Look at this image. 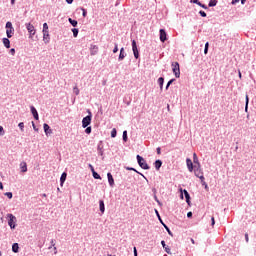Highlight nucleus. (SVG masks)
<instances>
[{
    "label": "nucleus",
    "instance_id": "nucleus-1",
    "mask_svg": "<svg viewBox=\"0 0 256 256\" xmlns=\"http://www.w3.org/2000/svg\"><path fill=\"white\" fill-rule=\"evenodd\" d=\"M136 159H137V163H138L139 167H141V169H144L145 171H149V169H151L149 164H147V160H145V158H143V156L138 154L136 156Z\"/></svg>",
    "mask_w": 256,
    "mask_h": 256
},
{
    "label": "nucleus",
    "instance_id": "nucleus-2",
    "mask_svg": "<svg viewBox=\"0 0 256 256\" xmlns=\"http://www.w3.org/2000/svg\"><path fill=\"white\" fill-rule=\"evenodd\" d=\"M88 115L82 119V127L85 129L86 127H89L91 125V121L93 119V114L91 113V110H87Z\"/></svg>",
    "mask_w": 256,
    "mask_h": 256
},
{
    "label": "nucleus",
    "instance_id": "nucleus-3",
    "mask_svg": "<svg viewBox=\"0 0 256 256\" xmlns=\"http://www.w3.org/2000/svg\"><path fill=\"white\" fill-rule=\"evenodd\" d=\"M155 213H156V217L158 218L161 225H163V227L167 231L168 235H170V237H173V232L171 231L169 226H167V224H165V222H163V219L161 218V214H159V210L155 209Z\"/></svg>",
    "mask_w": 256,
    "mask_h": 256
},
{
    "label": "nucleus",
    "instance_id": "nucleus-4",
    "mask_svg": "<svg viewBox=\"0 0 256 256\" xmlns=\"http://www.w3.org/2000/svg\"><path fill=\"white\" fill-rule=\"evenodd\" d=\"M6 35L8 39H11L15 33V28H13V23L11 22H6Z\"/></svg>",
    "mask_w": 256,
    "mask_h": 256
},
{
    "label": "nucleus",
    "instance_id": "nucleus-5",
    "mask_svg": "<svg viewBox=\"0 0 256 256\" xmlns=\"http://www.w3.org/2000/svg\"><path fill=\"white\" fill-rule=\"evenodd\" d=\"M7 217L10 229H15L17 227V217H15L13 214H7Z\"/></svg>",
    "mask_w": 256,
    "mask_h": 256
},
{
    "label": "nucleus",
    "instance_id": "nucleus-6",
    "mask_svg": "<svg viewBox=\"0 0 256 256\" xmlns=\"http://www.w3.org/2000/svg\"><path fill=\"white\" fill-rule=\"evenodd\" d=\"M172 71L176 79H179L181 77V68L179 66V62H172Z\"/></svg>",
    "mask_w": 256,
    "mask_h": 256
},
{
    "label": "nucleus",
    "instance_id": "nucleus-7",
    "mask_svg": "<svg viewBox=\"0 0 256 256\" xmlns=\"http://www.w3.org/2000/svg\"><path fill=\"white\" fill-rule=\"evenodd\" d=\"M180 192L182 193L180 195V199H183V195H184L187 205H191V195L189 194V191H187L186 189L183 190V188H180Z\"/></svg>",
    "mask_w": 256,
    "mask_h": 256
},
{
    "label": "nucleus",
    "instance_id": "nucleus-8",
    "mask_svg": "<svg viewBox=\"0 0 256 256\" xmlns=\"http://www.w3.org/2000/svg\"><path fill=\"white\" fill-rule=\"evenodd\" d=\"M132 51L134 55V59H139L140 54H139V48L137 47V41L132 40Z\"/></svg>",
    "mask_w": 256,
    "mask_h": 256
},
{
    "label": "nucleus",
    "instance_id": "nucleus-9",
    "mask_svg": "<svg viewBox=\"0 0 256 256\" xmlns=\"http://www.w3.org/2000/svg\"><path fill=\"white\" fill-rule=\"evenodd\" d=\"M25 26H26V29H27L30 37H33L35 35V33H37V30H35V26H33V24L26 23Z\"/></svg>",
    "mask_w": 256,
    "mask_h": 256
},
{
    "label": "nucleus",
    "instance_id": "nucleus-10",
    "mask_svg": "<svg viewBox=\"0 0 256 256\" xmlns=\"http://www.w3.org/2000/svg\"><path fill=\"white\" fill-rule=\"evenodd\" d=\"M43 129H44L45 135L49 136V135L53 134V130L51 129V126H49V124L44 123L43 124Z\"/></svg>",
    "mask_w": 256,
    "mask_h": 256
},
{
    "label": "nucleus",
    "instance_id": "nucleus-11",
    "mask_svg": "<svg viewBox=\"0 0 256 256\" xmlns=\"http://www.w3.org/2000/svg\"><path fill=\"white\" fill-rule=\"evenodd\" d=\"M159 33H160V41L162 43H165V41H167V32L165 31V29H160Z\"/></svg>",
    "mask_w": 256,
    "mask_h": 256
},
{
    "label": "nucleus",
    "instance_id": "nucleus-12",
    "mask_svg": "<svg viewBox=\"0 0 256 256\" xmlns=\"http://www.w3.org/2000/svg\"><path fill=\"white\" fill-rule=\"evenodd\" d=\"M30 111H31L35 121H39V112H37V108H35V106H30Z\"/></svg>",
    "mask_w": 256,
    "mask_h": 256
},
{
    "label": "nucleus",
    "instance_id": "nucleus-13",
    "mask_svg": "<svg viewBox=\"0 0 256 256\" xmlns=\"http://www.w3.org/2000/svg\"><path fill=\"white\" fill-rule=\"evenodd\" d=\"M107 178L110 187H115V179L113 178V174H111V172L107 173Z\"/></svg>",
    "mask_w": 256,
    "mask_h": 256
},
{
    "label": "nucleus",
    "instance_id": "nucleus-14",
    "mask_svg": "<svg viewBox=\"0 0 256 256\" xmlns=\"http://www.w3.org/2000/svg\"><path fill=\"white\" fill-rule=\"evenodd\" d=\"M186 165H187L188 171H190V173H193V169L195 166L193 165V161H191L190 158L186 159Z\"/></svg>",
    "mask_w": 256,
    "mask_h": 256
},
{
    "label": "nucleus",
    "instance_id": "nucleus-15",
    "mask_svg": "<svg viewBox=\"0 0 256 256\" xmlns=\"http://www.w3.org/2000/svg\"><path fill=\"white\" fill-rule=\"evenodd\" d=\"M97 151H98V155H100V157H103L105 151L103 150V142L100 141L97 145Z\"/></svg>",
    "mask_w": 256,
    "mask_h": 256
},
{
    "label": "nucleus",
    "instance_id": "nucleus-16",
    "mask_svg": "<svg viewBox=\"0 0 256 256\" xmlns=\"http://www.w3.org/2000/svg\"><path fill=\"white\" fill-rule=\"evenodd\" d=\"M125 57H127V53H125V48H121L118 56V61H123Z\"/></svg>",
    "mask_w": 256,
    "mask_h": 256
},
{
    "label": "nucleus",
    "instance_id": "nucleus-17",
    "mask_svg": "<svg viewBox=\"0 0 256 256\" xmlns=\"http://www.w3.org/2000/svg\"><path fill=\"white\" fill-rule=\"evenodd\" d=\"M65 181H67V172H63L60 177V187L65 185Z\"/></svg>",
    "mask_w": 256,
    "mask_h": 256
},
{
    "label": "nucleus",
    "instance_id": "nucleus-18",
    "mask_svg": "<svg viewBox=\"0 0 256 256\" xmlns=\"http://www.w3.org/2000/svg\"><path fill=\"white\" fill-rule=\"evenodd\" d=\"M190 3H194L195 5L202 7V9H209V7H207V5L201 3V1H199V0H190Z\"/></svg>",
    "mask_w": 256,
    "mask_h": 256
},
{
    "label": "nucleus",
    "instance_id": "nucleus-19",
    "mask_svg": "<svg viewBox=\"0 0 256 256\" xmlns=\"http://www.w3.org/2000/svg\"><path fill=\"white\" fill-rule=\"evenodd\" d=\"M2 43L6 49H11V40L9 38H3Z\"/></svg>",
    "mask_w": 256,
    "mask_h": 256
},
{
    "label": "nucleus",
    "instance_id": "nucleus-20",
    "mask_svg": "<svg viewBox=\"0 0 256 256\" xmlns=\"http://www.w3.org/2000/svg\"><path fill=\"white\" fill-rule=\"evenodd\" d=\"M200 181H201L202 187H204L206 191H209V185H207V182H205V176L201 175Z\"/></svg>",
    "mask_w": 256,
    "mask_h": 256
},
{
    "label": "nucleus",
    "instance_id": "nucleus-21",
    "mask_svg": "<svg viewBox=\"0 0 256 256\" xmlns=\"http://www.w3.org/2000/svg\"><path fill=\"white\" fill-rule=\"evenodd\" d=\"M43 41L47 45L49 41H51V36L49 35V32H43Z\"/></svg>",
    "mask_w": 256,
    "mask_h": 256
},
{
    "label": "nucleus",
    "instance_id": "nucleus-22",
    "mask_svg": "<svg viewBox=\"0 0 256 256\" xmlns=\"http://www.w3.org/2000/svg\"><path fill=\"white\" fill-rule=\"evenodd\" d=\"M194 173H201V175H203V170H201V162L194 165Z\"/></svg>",
    "mask_w": 256,
    "mask_h": 256
},
{
    "label": "nucleus",
    "instance_id": "nucleus-23",
    "mask_svg": "<svg viewBox=\"0 0 256 256\" xmlns=\"http://www.w3.org/2000/svg\"><path fill=\"white\" fill-rule=\"evenodd\" d=\"M154 166L156 171H159L161 169V167H163V161H161L160 159L156 160L154 162Z\"/></svg>",
    "mask_w": 256,
    "mask_h": 256
},
{
    "label": "nucleus",
    "instance_id": "nucleus-24",
    "mask_svg": "<svg viewBox=\"0 0 256 256\" xmlns=\"http://www.w3.org/2000/svg\"><path fill=\"white\" fill-rule=\"evenodd\" d=\"M99 209L100 213L103 215V213H105V201L99 200Z\"/></svg>",
    "mask_w": 256,
    "mask_h": 256
},
{
    "label": "nucleus",
    "instance_id": "nucleus-25",
    "mask_svg": "<svg viewBox=\"0 0 256 256\" xmlns=\"http://www.w3.org/2000/svg\"><path fill=\"white\" fill-rule=\"evenodd\" d=\"M164 84H165V78L164 77H159L158 78V85H159L161 91H163V85Z\"/></svg>",
    "mask_w": 256,
    "mask_h": 256
},
{
    "label": "nucleus",
    "instance_id": "nucleus-26",
    "mask_svg": "<svg viewBox=\"0 0 256 256\" xmlns=\"http://www.w3.org/2000/svg\"><path fill=\"white\" fill-rule=\"evenodd\" d=\"M161 245L163 247V249H165V251L169 254L171 253V248H169V246H167V244L165 243V240L161 241Z\"/></svg>",
    "mask_w": 256,
    "mask_h": 256
},
{
    "label": "nucleus",
    "instance_id": "nucleus-27",
    "mask_svg": "<svg viewBox=\"0 0 256 256\" xmlns=\"http://www.w3.org/2000/svg\"><path fill=\"white\" fill-rule=\"evenodd\" d=\"M12 252L18 253L19 252V243H13L12 244Z\"/></svg>",
    "mask_w": 256,
    "mask_h": 256
},
{
    "label": "nucleus",
    "instance_id": "nucleus-28",
    "mask_svg": "<svg viewBox=\"0 0 256 256\" xmlns=\"http://www.w3.org/2000/svg\"><path fill=\"white\" fill-rule=\"evenodd\" d=\"M20 167H21L22 173H27V163L26 162H21Z\"/></svg>",
    "mask_w": 256,
    "mask_h": 256
},
{
    "label": "nucleus",
    "instance_id": "nucleus-29",
    "mask_svg": "<svg viewBox=\"0 0 256 256\" xmlns=\"http://www.w3.org/2000/svg\"><path fill=\"white\" fill-rule=\"evenodd\" d=\"M249 111V95L245 96V112Z\"/></svg>",
    "mask_w": 256,
    "mask_h": 256
},
{
    "label": "nucleus",
    "instance_id": "nucleus-30",
    "mask_svg": "<svg viewBox=\"0 0 256 256\" xmlns=\"http://www.w3.org/2000/svg\"><path fill=\"white\" fill-rule=\"evenodd\" d=\"M68 22L70 25H72V27H77V25H79V22H77V20H73L72 18H68Z\"/></svg>",
    "mask_w": 256,
    "mask_h": 256
},
{
    "label": "nucleus",
    "instance_id": "nucleus-31",
    "mask_svg": "<svg viewBox=\"0 0 256 256\" xmlns=\"http://www.w3.org/2000/svg\"><path fill=\"white\" fill-rule=\"evenodd\" d=\"M122 140L124 141V143H127V141L129 140V137L127 136V130L123 131Z\"/></svg>",
    "mask_w": 256,
    "mask_h": 256
},
{
    "label": "nucleus",
    "instance_id": "nucleus-32",
    "mask_svg": "<svg viewBox=\"0 0 256 256\" xmlns=\"http://www.w3.org/2000/svg\"><path fill=\"white\" fill-rule=\"evenodd\" d=\"M173 83H175V78L170 79L167 84H166V91L169 90V87H171V85H173Z\"/></svg>",
    "mask_w": 256,
    "mask_h": 256
},
{
    "label": "nucleus",
    "instance_id": "nucleus-33",
    "mask_svg": "<svg viewBox=\"0 0 256 256\" xmlns=\"http://www.w3.org/2000/svg\"><path fill=\"white\" fill-rule=\"evenodd\" d=\"M208 7H217V0H210L208 3Z\"/></svg>",
    "mask_w": 256,
    "mask_h": 256
},
{
    "label": "nucleus",
    "instance_id": "nucleus-34",
    "mask_svg": "<svg viewBox=\"0 0 256 256\" xmlns=\"http://www.w3.org/2000/svg\"><path fill=\"white\" fill-rule=\"evenodd\" d=\"M193 163L194 165H197L199 162V157H197V153L193 154Z\"/></svg>",
    "mask_w": 256,
    "mask_h": 256
},
{
    "label": "nucleus",
    "instance_id": "nucleus-35",
    "mask_svg": "<svg viewBox=\"0 0 256 256\" xmlns=\"http://www.w3.org/2000/svg\"><path fill=\"white\" fill-rule=\"evenodd\" d=\"M92 177H94L95 179L101 180V175H99V173H97V171H95V170L92 172Z\"/></svg>",
    "mask_w": 256,
    "mask_h": 256
},
{
    "label": "nucleus",
    "instance_id": "nucleus-36",
    "mask_svg": "<svg viewBox=\"0 0 256 256\" xmlns=\"http://www.w3.org/2000/svg\"><path fill=\"white\" fill-rule=\"evenodd\" d=\"M73 37H78L79 35V29L78 28H72Z\"/></svg>",
    "mask_w": 256,
    "mask_h": 256
},
{
    "label": "nucleus",
    "instance_id": "nucleus-37",
    "mask_svg": "<svg viewBox=\"0 0 256 256\" xmlns=\"http://www.w3.org/2000/svg\"><path fill=\"white\" fill-rule=\"evenodd\" d=\"M43 32H49V25L47 24V22H45V23L43 24L42 33H43Z\"/></svg>",
    "mask_w": 256,
    "mask_h": 256
},
{
    "label": "nucleus",
    "instance_id": "nucleus-38",
    "mask_svg": "<svg viewBox=\"0 0 256 256\" xmlns=\"http://www.w3.org/2000/svg\"><path fill=\"white\" fill-rule=\"evenodd\" d=\"M111 137H112V139H115V137H117V129H115V128L112 129Z\"/></svg>",
    "mask_w": 256,
    "mask_h": 256
},
{
    "label": "nucleus",
    "instance_id": "nucleus-39",
    "mask_svg": "<svg viewBox=\"0 0 256 256\" xmlns=\"http://www.w3.org/2000/svg\"><path fill=\"white\" fill-rule=\"evenodd\" d=\"M91 131H92L91 126H87V127L85 128V133H86V135H91Z\"/></svg>",
    "mask_w": 256,
    "mask_h": 256
},
{
    "label": "nucleus",
    "instance_id": "nucleus-40",
    "mask_svg": "<svg viewBox=\"0 0 256 256\" xmlns=\"http://www.w3.org/2000/svg\"><path fill=\"white\" fill-rule=\"evenodd\" d=\"M125 169H126V171H134L135 173H139V171H137V169H135L133 167L126 166Z\"/></svg>",
    "mask_w": 256,
    "mask_h": 256
},
{
    "label": "nucleus",
    "instance_id": "nucleus-41",
    "mask_svg": "<svg viewBox=\"0 0 256 256\" xmlns=\"http://www.w3.org/2000/svg\"><path fill=\"white\" fill-rule=\"evenodd\" d=\"M4 195L5 197H8V199H13V192H6Z\"/></svg>",
    "mask_w": 256,
    "mask_h": 256
},
{
    "label": "nucleus",
    "instance_id": "nucleus-42",
    "mask_svg": "<svg viewBox=\"0 0 256 256\" xmlns=\"http://www.w3.org/2000/svg\"><path fill=\"white\" fill-rule=\"evenodd\" d=\"M18 127H19V129H20L21 131H25V123L20 122V123L18 124Z\"/></svg>",
    "mask_w": 256,
    "mask_h": 256
},
{
    "label": "nucleus",
    "instance_id": "nucleus-43",
    "mask_svg": "<svg viewBox=\"0 0 256 256\" xmlns=\"http://www.w3.org/2000/svg\"><path fill=\"white\" fill-rule=\"evenodd\" d=\"M80 9H81V11H82V16H83V17H87V9H85V8H83V7H81Z\"/></svg>",
    "mask_w": 256,
    "mask_h": 256
},
{
    "label": "nucleus",
    "instance_id": "nucleus-44",
    "mask_svg": "<svg viewBox=\"0 0 256 256\" xmlns=\"http://www.w3.org/2000/svg\"><path fill=\"white\" fill-rule=\"evenodd\" d=\"M199 15H200V17H207V13L203 10L199 11Z\"/></svg>",
    "mask_w": 256,
    "mask_h": 256
},
{
    "label": "nucleus",
    "instance_id": "nucleus-45",
    "mask_svg": "<svg viewBox=\"0 0 256 256\" xmlns=\"http://www.w3.org/2000/svg\"><path fill=\"white\" fill-rule=\"evenodd\" d=\"M3 135H5V129L3 126H0V137H3Z\"/></svg>",
    "mask_w": 256,
    "mask_h": 256
},
{
    "label": "nucleus",
    "instance_id": "nucleus-46",
    "mask_svg": "<svg viewBox=\"0 0 256 256\" xmlns=\"http://www.w3.org/2000/svg\"><path fill=\"white\" fill-rule=\"evenodd\" d=\"M118 51H119V45L117 43H115L113 53H117Z\"/></svg>",
    "mask_w": 256,
    "mask_h": 256
},
{
    "label": "nucleus",
    "instance_id": "nucleus-47",
    "mask_svg": "<svg viewBox=\"0 0 256 256\" xmlns=\"http://www.w3.org/2000/svg\"><path fill=\"white\" fill-rule=\"evenodd\" d=\"M73 93L79 95V88H77V86L73 88Z\"/></svg>",
    "mask_w": 256,
    "mask_h": 256
},
{
    "label": "nucleus",
    "instance_id": "nucleus-48",
    "mask_svg": "<svg viewBox=\"0 0 256 256\" xmlns=\"http://www.w3.org/2000/svg\"><path fill=\"white\" fill-rule=\"evenodd\" d=\"M50 243H51V246H49L48 249H51L52 247H55V239H52L50 241Z\"/></svg>",
    "mask_w": 256,
    "mask_h": 256
},
{
    "label": "nucleus",
    "instance_id": "nucleus-49",
    "mask_svg": "<svg viewBox=\"0 0 256 256\" xmlns=\"http://www.w3.org/2000/svg\"><path fill=\"white\" fill-rule=\"evenodd\" d=\"M88 167H89L91 173H93V171H95V167H93L91 164H89Z\"/></svg>",
    "mask_w": 256,
    "mask_h": 256
},
{
    "label": "nucleus",
    "instance_id": "nucleus-50",
    "mask_svg": "<svg viewBox=\"0 0 256 256\" xmlns=\"http://www.w3.org/2000/svg\"><path fill=\"white\" fill-rule=\"evenodd\" d=\"M239 1H241V0H232L231 5H237V3H239Z\"/></svg>",
    "mask_w": 256,
    "mask_h": 256
},
{
    "label": "nucleus",
    "instance_id": "nucleus-51",
    "mask_svg": "<svg viewBox=\"0 0 256 256\" xmlns=\"http://www.w3.org/2000/svg\"><path fill=\"white\" fill-rule=\"evenodd\" d=\"M32 127H33L34 131H39V128H37V126H35V122H32Z\"/></svg>",
    "mask_w": 256,
    "mask_h": 256
},
{
    "label": "nucleus",
    "instance_id": "nucleus-52",
    "mask_svg": "<svg viewBox=\"0 0 256 256\" xmlns=\"http://www.w3.org/2000/svg\"><path fill=\"white\" fill-rule=\"evenodd\" d=\"M0 223H3V212L0 210Z\"/></svg>",
    "mask_w": 256,
    "mask_h": 256
},
{
    "label": "nucleus",
    "instance_id": "nucleus-53",
    "mask_svg": "<svg viewBox=\"0 0 256 256\" xmlns=\"http://www.w3.org/2000/svg\"><path fill=\"white\" fill-rule=\"evenodd\" d=\"M187 217H188V219H191V217H193V212H191V211L188 212V213H187Z\"/></svg>",
    "mask_w": 256,
    "mask_h": 256
},
{
    "label": "nucleus",
    "instance_id": "nucleus-54",
    "mask_svg": "<svg viewBox=\"0 0 256 256\" xmlns=\"http://www.w3.org/2000/svg\"><path fill=\"white\" fill-rule=\"evenodd\" d=\"M194 174H195V177H198V179H201V173H199V172H194Z\"/></svg>",
    "mask_w": 256,
    "mask_h": 256
},
{
    "label": "nucleus",
    "instance_id": "nucleus-55",
    "mask_svg": "<svg viewBox=\"0 0 256 256\" xmlns=\"http://www.w3.org/2000/svg\"><path fill=\"white\" fill-rule=\"evenodd\" d=\"M157 155H161V147L156 148Z\"/></svg>",
    "mask_w": 256,
    "mask_h": 256
},
{
    "label": "nucleus",
    "instance_id": "nucleus-56",
    "mask_svg": "<svg viewBox=\"0 0 256 256\" xmlns=\"http://www.w3.org/2000/svg\"><path fill=\"white\" fill-rule=\"evenodd\" d=\"M245 241H246V243H249V234H245Z\"/></svg>",
    "mask_w": 256,
    "mask_h": 256
},
{
    "label": "nucleus",
    "instance_id": "nucleus-57",
    "mask_svg": "<svg viewBox=\"0 0 256 256\" xmlns=\"http://www.w3.org/2000/svg\"><path fill=\"white\" fill-rule=\"evenodd\" d=\"M9 53L12 54V55H15V48H11Z\"/></svg>",
    "mask_w": 256,
    "mask_h": 256
},
{
    "label": "nucleus",
    "instance_id": "nucleus-58",
    "mask_svg": "<svg viewBox=\"0 0 256 256\" xmlns=\"http://www.w3.org/2000/svg\"><path fill=\"white\" fill-rule=\"evenodd\" d=\"M133 251H134V256H138V254H137V247H134Z\"/></svg>",
    "mask_w": 256,
    "mask_h": 256
},
{
    "label": "nucleus",
    "instance_id": "nucleus-59",
    "mask_svg": "<svg viewBox=\"0 0 256 256\" xmlns=\"http://www.w3.org/2000/svg\"><path fill=\"white\" fill-rule=\"evenodd\" d=\"M211 225H212V226L215 225V217H212V218H211Z\"/></svg>",
    "mask_w": 256,
    "mask_h": 256
},
{
    "label": "nucleus",
    "instance_id": "nucleus-60",
    "mask_svg": "<svg viewBox=\"0 0 256 256\" xmlns=\"http://www.w3.org/2000/svg\"><path fill=\"white\" fill-rule=\"evenodd\" d=\"M68 5H72L74 0H65Z\"/></svg>",
    "mask_w": 256,
    "mask_h": 256
},
{
    "label": "nucleus",
    "instance_id": "nucleus-61",
    "mask_svg": "<svg viewBox=\"0 0 256 256\" xmlns=\"http://www.w3.org/2000/svg\"><path fill=\"white\" fill-rule=\"evenodd\" d=\"M209 53V48H204V55H207Z\"/></svg>",
    "mask_w": 256,
    "mask_h": 256
},
{
    "label": "nucleus",
    "instance_id": "nucleus-62",
    "mask_svg": "<svg viewBox=\"0 0 256 256\" xmlns=\"http://www.w3.org/2000/svg\"><path fill=\"white\" fill-rule=\"evenodd\" d=\"M204 48L209 49V42H206V43H205Z\"/></svg>",
    "mask_w": 256,
    "mask_h": 256
},
{
    "label": "nucleus",
    "instance_id": "nucleus-63",
    "mask_svg": "<svg viewBox=\"0 0 256 256\" xmlns=\"http://www.w3.org/2000/svg\"><path fill=\"white\" fill-rule=\"evenodd\" d=\"M0 189L3 190L4 187H3V182H0Z\"/></svg>",
    "mask_w": 256,
    "mask_h": 256
},
{
    "label": "nucleus",
    "instance_id": "nucleus-64",
    "mask_svg": "<svg viewBox=\"0 0 256 256\" xmlns=\"http://www.w3.org/2000/svg\"><path fill=\"white\" fill-rule=\"evenodd\" d=\"M11 5H15V0H10Z\"/></svg>",
    "mask_w": 256,
    "mask_h": 256
}]
</instances>
